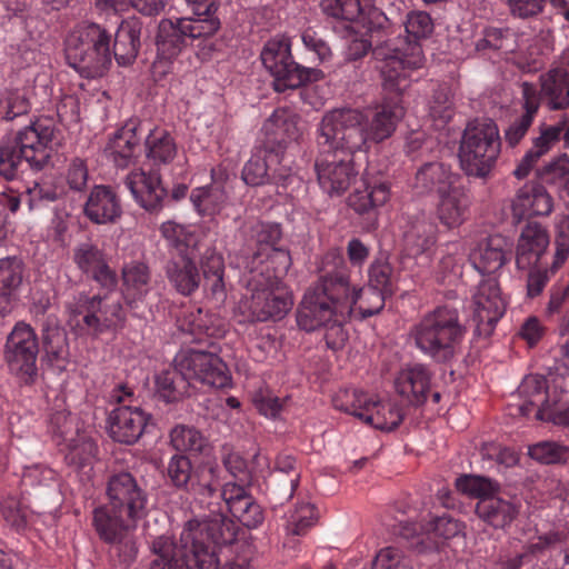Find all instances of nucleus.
Here are the masks:
<instances>
[{
	"label": "nucleus",
	"instance_id": "nucleus-13",
	"mask_svg": "<svg viewBox=\"0 0 569 569\" xmlns=\"http://www.w3.org/2000/svg\"><path fill=\"white\" fill-rule=\"evenodd\" d=\"M38 337L26 322H17L8 335L3 359L9 371L24 383H32L37 377Z\"/></svg>",
	"mask_w": 569,
	"mask_h": 569
},
{
	"label": "nucleus",
	"instance_id": "nucleus-27",
	"mask_svg": "<svg viewBox=\"0 0 569 569\" xmlns=\"http://www.w3.org/2000/svg\"><path fill=\"white\" fill-rule=\"evenodd\" d=\"M150 416L139 407L119 406L109 417V431L114 441L126 445L137 442L142 436Z\"/></svg>",
	"mask_w": 569,
	"mask_h": 569
},
{
	"label": "nucleus",
	"instance_id": "nucleus-29",
	"mask_svg": "<svg viewBox=\"0 0 569 569\" xmlns=\"http://www.w3.org/2000/svg\"><path fill=\"white\" fill-rule=\"evenodd\" d=\"M520 502L517 497H505L493 492L476 503V515L495 529H505L517 518Z\"/></svg>",
	"mask_w": 569,
	"mask_h": 569
},
{
	"label": "nucleus",
	"instance_id": "nucleus-11",
	"mask_svg": "<svg viewBox=\"0 0 569 569\" xmlns=\"http://www.w3.org/2000/svg\"><path fill=\"white\" fill-rule=\"evenodd\" d=\"M261 61L264 68L274 78V89L284 91L296 89L308 82L323 79L325 73L317 68H307L293 60L291 43L288 38L276 37L270 39L261 51Z\"/></svg>",
	"mask_w": 569,
	"mask_h": 569
},
{
	"label": "nucleus",
	"instance_id": "nucleus-40",
	"mask_svg": "<svg viewBox=\"0 0 569 569\" xmlns=\"http://www.w3.org/2000/svg\"><path fill=\"white\" fill-rule=\"evenodd\" d=\"M547 380L545 377L539 375H529L523 378L520 386L517 389V396L519 397L518 403L510 405L512 415L527 417L532 411L533 407L548 408V400L546 396Z\"/></svg>",
	"mask_w": 569,
	"mask_h": 569
},
{
	"label": "nucleus",
	"instance_id": "nucleus-8",
	"mask_svg": "<svg viewBox=\"0 0 569 569\" xmlns=\"http://www.w3.org/2000/svg\"><path fill=\"white\" fill-rule=\"evenodd\" d=\"M501 151L497 123L491 119H477L466 127L460 147L461 170L469 177L487 178Z\"/></svg>",
	"mask_w": 569,
	"mask_h": 569
},
{
	"label": "nucleus",
	"instance_id": "nucleus-17",
	"mask_svg": "<svg viewBox=\"0 0 569 569\" xmlns=\"http://www.w3.org/2000/svg\"><path fill=\"white\" fill-rule=\"evenodd\" d=\"M320 149V157L315 163L319 186L330 197L341 196L357 176L351 159L353 153Z\"/></svg>",
	"mask_w": 569,
	"mask_h": 569
},
{
	"label": "nucleus",
	"instance_id": "nucleus-58",
	"mask_svg": "<svg viewBox=\"0 0 569 569\" xmlns=\"http://www.w3.org/2000/svg\"><path fill=\"white\" fill-rule=\"evenodd\" d=\"M154 559L149 569H179L176 545L170 537L160 536L151 542Z\"/></svg>",
	"mask_w": 569,
	"mask_h": 569
},
{
	"label": "nucleus",
	"instance_id": "nucleus-50",
	"mask_svg": "<svg viewBox=\"0 0 569 569\" xmlns=\"http://www.w3.org/2000/svg\"><path fill=\"white\" fill-rule=\"evenodd\" d=\"M42 343L48 361L57 368H63L69 357L66 331L59 327L47 328L42 335Z\"/></svg>",
	"mask_w": 569,
	"mask_h": 569
},
{
	"label": "nucleus",
	"instance_id": "nucleus-3",
	"mask_svg": "<svg viewBox=\"0 0 569 569\" xmlns=\"http://www.w3.org/2000/svg\"><path fill=\"white\" fill-rule=\"evenodd\" d=\"M405 29L413 42L408 40L406 47L400 49L393 40L388 39L373 49V56L380 62L382 84L390 92H405L410 87L411 72L423 66L425 56L417 41L432 33L433 22L427 12L416 11L408 14Z\"/></svg>",
	"mask_w": 569,
	"mask_h": 569
},
{
	"label": "nucleus",
	"instance_id": "nucleus-63",
	"mask_svg": "<svg viewBox=\"0 0 569 569\" xmlns=\"http://www.w3.org/2000/svg\"><path fill=\"white\" fill-rule=\"evenodd\" d=\"M387 295L392 293L393 270L386 260H376L369 268V286Z\"/></svg>",
	"mask_w": 569,
	"mask_h": 569
},
{
	"label": "nucleus",
	"instance_id": "nucleus-18",
	"mask_svg": "<svg viewBox=\"0 0 569 569\" xmlns=\"http://www.w3.org/2000/svg\"><path fill=\"white\" fill-rule=\"evenodd\" d=\"M262 130L266 136L262 147L267 152L273 153L277 162L281 163L287 148L300 136L297 114L286 108L277 109L266 120Z\"/></svg>",
	"mask_w": 569,
	"mask_h": 569
},
{
	"label": "nucleus",
	"instance_id": "nucleus-43",
	"mask_svg": "<svg viewBox=\"0 0 569 569\" xmlns=\"http://www.w3.org/2000/svg\"><path fill=\"white\" fill-rule=\"evenodd\" d=\"M389 198L390 189L386 182H365L363 189H356L349 196L348 204L360 216H372Z\"/></svg>",
	"mask_w": 569,
	"mask_h": 569
},
{
	"label": "nucleus",
	"instance_id": "nucleus-35",
	"mask_svg": "<svg viewBox=\"0 0 569 569\" xmlns=\"http://www.w3.org/2000/svg\"><path fill=\"white\" fill-rule=\"evenodd\" d=\"M541 98L550 111L569 107V71L563 67L551 68L539 77Z\"/></svg>",
	"mask_w": 569,
	"mask_h": 569
},
{
	"label": "nucleus",
	"instance_id": "nucleus-41",
	"mask_svg": "<svg viewBox=\"0 0 569 569\" xmlns=\"http://www.w3.org/2000/svg\"><path fill=\"white\" fill-rule=\"evenodd\" d=\"M141 22L137 19L120 23L114 36L113 56L119 66H130L140 49Z\"/></svg>",
	"mask_w": 569,
	"mask_h": 569
},
{
	"label": "nucleus",
	"instance_id": "nucleus-7",
	"mask_svg": "<svg viewBox=\"0 0 569 569\" xmlns=\"http://www.w3.org/2000/svg\"><path fill=\"white\" fill-rule=\"evenodd\" d=\"M248 288L251 296L239 303V310L248 321L281 320L293 306L292 292L278 276L269 272V266L251 276Z\"/></svg>",
	"mask_w": 569,
	"mask_h": 569
},
{
	"label": "nucleus",
	"instance_id": "nucleus-51",
	"mask_svg": "<svg viewBox=\"0 0 569 569\" xmlns=\"http://www.w3.org/2000/svg\"><path fill=\"white\" fill-rule=\"evenodd\" d=\"M218 487L219 482L213 479L214 496H207L206 501H220L223 512L228 511L233 515L252 497L242 485L232 481L226 482L220 492H218Z\"/></svg>",
	"mask_w": 569,
	"mask_h": 569
},
{
	"label": "nucleus",
	"instance_id": "nucleus-56",
	"mask_svg": "<svg viewBox=\"0 0 569 569\" xmlns=\"http://www.w3.org/2000/svg\"><path fill=\"white\" fill-rule=\"evenodd\" d=\"M369 0H322V11L335 19L356 21L363 12Z\"/></svg>",
	"mask_w": 569,
	"mask_h": 569
},
{
	"label": "nucleus",
	"instance_id": "nucleus-38",
	"mask_svg": "<svg viewBox=\"0 0 569 569\" xmlns=\"http://www.w3.org/2000/svg\"><path fill=\"white\" fill-rule=\"evenodd\" d=\"M437 226L423 216L408 221L403 231V248L408 256L418 257L427 253L436 243Z\"/></svg>",
	"mask_w": 569,
	"mask_h": 569
},
{
	"label": "nucleus",
	"instance_id": "nucleus-24",
	"mask_svg": "<svg viewBox=\"0 0 569 569\" xmlns=\"http://www.w3.org/2000/svg\"><path fill=\"white\" fill-rule=\"evenodd\" d=\"M73 261L82 273L92 278L101 288L113 290L117 287V273L109 267L103 251L97 244L86 241L76 246Z\"/></svg>",
	"mask_w": 569,
	"mask_h": 569
},
{
	"label": "nucleus",
	"instance_id": "nucleus-42",
	"mask_svg": "<svg viewBox=\"0 0 569 569\" xmlns=\"http://www.w3.org/2000/svg\"><path fill=\"white\" fill-rule=\"evenodd\" d=\"M179 547L176 546L179 567L184 565L186 569H218V557L212 547L203 540L180 541Z\"/></svg>",
	"mask_w": 569,
	"mask_h": 569
},
{
	"label": "nucleus",
	"instance_id": "nucleus-64",
	"mask_svg": "<svg viewBox=\"0 0 569 569\" xmlns=\"http://www.w3.org/2000/svg\"><path fill=\"white\" fill-rule=\"evenodd\" d=\"M64 179L70 190L74 192L84 191L89 181L87 161L79 157L72 158L67 166Z\"/></svg>",
	"mask_w": 569,
	"mask_h": 569
},
{
	"label": "nucleus",
	"instance_id": "nucleus-22",
	"mask_svg": "<svg viewBox=\"0 0 569 569\" xmlns=\"http://www.w3.org/2000/svg\"><path fill=\"white\" fill-rule=\"evenodd\" d=\"M274 154L266 151L262 146L247 161L242 169L243 181L253 187L273 183L286 188L291 181V174L286 166H280Z\"/></svg>",
	"mask_w": 569,
	"mask_h": 569
},
{
	"label": "nucleus",
	"instance_id": "nucleus-2",
	"mask_svg": "<svg viewBox=\"0 0 569 569\" xmlns=\"http://www.w3.org/2000/svg\"><path fill=\"white\" fill-rule=\"evenodd\" d=\"M339 267L319 277L305 293L298 310L297 323L305 331H315L332 322H347L352 315L349 273L342 258Z\"/></svg>",
	"mask_w": 569,
	"mask_h": 569
},
{
	"label": "nucleus",
	"instance_id": "nucleus-60",
	"mask_svg": "<svg viewBox=\"0 0 569 569\" xmlns=\"http://www.w3.org/2000/svg\"><path fill=\"white\" fill-rule=\"evenodd\" d=\"M187 8L192 12L193 17H187L190 19L191 24H203L204 22H216L212 30L214 34L220 28V20L216 16L220 0H183Z\"/></svg>",
	"mask_w": 569,
	"mask_h": 569
},
{
	"label": "nucleus",
	"instance_id": "nucleus-45",
	"mask_svg": "<svg viewBox=\"0 0 569 569\" xmlns=\"http://www.w3.org/2000/svg\"><path fill=\"white\" fill-rule=\"evenodd\" d=\"M362 415V421L376 429L385 431L396 429L403 420V412L401 408L390 401L380 402L370 399V402L367 405Z\"/></svg>",
	"mask_w": 569,
	"mask_h": 569
},
{
	"label": "nucleus",
	"instance_id": "nucleus-19",
	"mask_svg": "<svg viewBox=\"0 0 569 569\" xmlns=\"http://www.w3.org/2000/svg\"><path fill=\"white\" fill-rule=\"evenodd\" d=\"M477 332L489 337L506 311L498 281L493 278L481 281L473 296Z\"/></svg>",
	"mask_w": 569,
	"mask_h": 569
},
{
	"label": "nucleus",
	"instance_id": "nucleus-47",
	"mask_svg": "<svg viewBox=\"0 0 569 569\" xmlns=\"http://www.w3.org/2000/svg\"><path fill=\"white\" fill-rule=\"evenodd\" d=\"M169 437L171 447L179 452L198 455L209 450L208 439L194 427L178 425Z\"/></svg>",
	"mask_w": 569,
	"mask_h": 569
},
{
	"label": "nucleus",
	"instance_id": "nucleus-48",
	"mask_svg": "<svg viewBox=\"0 0 569 569\" xmlns=\"http://www.w3.org/2000/svg\"><path fill=\"white\" fill-rule=\"evenodd\" d=\"M190 200L196 210L202 214H216L224 207L228 193L223 187L212 183L208 187L196 188L191 191Z\"/></svg>",
	"mask_w": 569,
	"mask_h": 569
},
{
	"label": "nucleus",
	"instance_id": "nucleus-25",
	"mask_svg": "<svg viewBox=\"0 0 569 569\" xmlns=\"http://www.w3.org/2000/svg\"><path fill=\"white\" fill-rule=\"evenodd\" d=\"M461 180V176L450 164L430 161L421 164L415 174L413 191L419 196L436 194L439 197Z\"/></svg>",
	"mask_w": 569,
	"mask_h": 569
},
{
	"label": "nucleus",
	"instance_id": "nucleus-12",
	"mask_svg": "<svg viewBox=\"0 0 569 569\" xmlns=\"http://www.w3.org/2000/svg\"><path fill=\"white\" fill-rule=\"evenodd\" d=\"M138 522L107 503L92 512V526L97 535L110 546L111 556L123 565H130L137 558L138 547L132 531Z\"/></svg>",
	"mask_w": 569,
	"mask_h": 569
},
{
	"label": "nucleus",
	"instance_id": "nucleus-36",
	"mask_svg": "<svg viewBox=\"0 0 569 569\" xmlns=\"http://www.w3.org/2000/svg\"><path fill=\"white\" fill-rule=\"evenodd\" d=\"M430 373L423 365L407 367L395 379V389L411 405H421L427 400Z\"/></svg>",
	"mask_w": 569,
	"mask_h": 569
},
{
	"label": "nucleus",
	"instance_id": "nucleus-32",
	"mask_svg": "<svg viewBox=\"0 0 569 569\" xmlns=\"http://www.w3.org/2000/svg\"><path fill=\"white\" fill-rule=\"evenodd\" d=\"M470 204L469 190L460 181L438 197L437 217L443 226L457 228L467 219Z\"/></svg>",
	"mask_w": 569,
	"mask_h": 569
},
{
	"label": "nucleus",
	"instance_id": "nucleus-21",
	"mask_svg": "<svg viewBox=\"0 0 569 569\" xmlns=\"http://www.w3.org/2000/svg\"><path fill=\"white\" fill-rule=\"evenodd\" d=\"M549 244L550 237L546 227L538 222L526 223L516 244L517 269H531L548 263Z\"/></svg>",
	"mask_w": 569,
	"mask_h": 569
},
{
	"label": "nucleus",
	"instance_id": "nucleus-53",
	"mask_svg": "<svg viewBox=\"0 0 569 569\" xmlns=\"http://www.w3.org/2000/svg\"><path fill=\"white\" fill-rule=\"evenodd\" d=\"M250 237L257 244V251L253 253L252 263L257 260L263 262L262 253L277 247L281 240L282 231L278 223L256 221L250 227Z\"/></svg>",
	"mask_w": 569,
	"mask_h": 569
},
{
	"label": "nucleus",
	"instance_id": "nucleus-26",
	"mask_svg": "<svg viewBox=\"0 0 569 569\" xmlns=\"http://www.w3.org/2000/svg\"><path fill=\"white\" fill-rule=\"evenodd\" d=\"M124 183L137 203L147 211H159L163 207L167 191L159 173L134 170L127 176Z\"/></svg>",
	"mask_w": 569,
	"mask_h": 569
},
{
	"label": "nucleus",
	"instance_id": "nucleus-39",
	"mask_svg": "<svg viewBox=\"0 0 569 569\" xmlns=\"http://www.w3.org/2000/svg\"><path fill=\"white\" fill-rule=\"evenodd\" d=\"M510 243L501 234H492L480 242L473 252V264L481 273H493L507 262Z\"/></svg>",
	"mask_w": 569,
	"mask_h": 569
},
{
	"label": "nucleus",
	"instance_id": "nucleus-10",
	"mask_svg": "<svg viewBox=\"0 0 569 569\" xmlns=\"http://www.w3.org/2000/svg\"><path fill=\"white\" fill-rule=\"evenodd\" d=\"M214 22L191 24L188 18L162 19L157 34V58L152 63L156 80L164 78L172 71L173 61L186 47V39L211 37Z\"/></svg>",
	"mask_w": 569,
	"mask_h": 569
},
{
	"label": "nucleus",
	"instance_id": "nucleus-16",
	"mask_svg": "<svg viewBox=\"0 0 569 569\" xmlns=\"http://www.w3.org/2000/svg\"><path fill=\"white\" fill-rule=\"evenodd\" d=\"M206 506L209 513L201 521L191 520L183 528L180 541L203 540L214 546L232 543L237 538V523L226 516L220 501L200 502Z\"/></svg>",
	"mask_w": 569,
	"mask_h": 569
},
{
	"label": "nucleus",
	"instance_id": "nucleus-54",
	"mask_svg": "<svg viewBox=\"0 0 569 569\" xmlns=\"http://www.w3.org/2000/svg\"><path fill=\"white\" fill-rule=\"evenodd\" d=\"M59 433L68 445V452L66 459L69 465L82 468L89 465L96 456V443L84 435H78V438H68V432L64 429L59 430Z\"/></svg>",
	"mask_w": 569,
	"mask_h": 569
},
{
	"label": "nucleus",
	"instance_id": "nucleus-62",
	"mask_svg": "<svg viewBox=\"0 0 569 569\" xmlns=\"http://www.w3.org/2000/svg\"><path fill=\"white\" fill-rule=\"evenodd\" d=\"M541 181L548 184L569 186V157L566 153L552 159L538 170Z\"/></svg>",
	"mask_w": 569,
	"mask_h": 569
},
{
	"label": "nucleus",
	"instance_id": "nucleus-52",
	"mask_svg": "<svg viewBox=\"0 0 569 569\" xmlns=\"http://www.w3.org/2000/svg\"><path fill=\"white\" fill-rule=\"evenodd\" d=\"M283 477H287L283 487V499L289 500L299 486L300 471L297 468L296 458L286 453H281L276 458L274 468L270 476V483H279Z\"/></svg>",
	"mask_w": 569,
	"mask_h": 569
},
{
	"label": "nucleus",
	"instance_id": "nucleus-30",
	"mask_svg": "<svg viewBox=\"0 0 569 569\" xmlns=\"http://www.w3.org/2000/svg\"><path fill=\"white\" fill-rule=\"evenodd\" d=\"M83 212L91 222L106 224L116 222L122 214V208L114 190L99 184L91 189Z\"/></svg>",
	"mask_w": 569,
	"mask_h": 569
},
{
	"label": "nucleus",
	"instance_id": "nucleus-5",
	"mask_svg": "<svg viewBox=\"0 0 569 569\" xmlns=\"http://www.w3.org/2000/svg\"><path fill=\"white\" fill-rule=\"evenodd\" d=\"M466 333L459 312L448 306L425 313L408 333V339L426 357L439 363L451 361Z\"/></svg>",
	"mask_w": 569,
	"mask_h": 569
},
{
	"label": "nucleus",
	"instance_id": "nucleus-57",
	"mask_svg": "<svg viewBox=\"0 0 569 569\" xmlns=\"http://www.w3.org/2000/svg\"><path fill=\"white\" fill-rule=\"evenodd\" d=\"M162 237L179 254H189L188 249L196 243V236L189 227L167 221L160 228Z\"/></svg>",
	"mask_w": 569,
	"mask_h": 569
},
{
	"label": "nucleus",
	"instance_id": "nucleus-49",
	"mask_svg": "<svg viewBox=\"0 0 569 569\" xmlns=\"http://www.w3.org/2000/svg\"><path fill=\"white\" fill-rule=\"evenodd\" d=\"M349 292L352 296V312L357 310L361 319L379 313L383 307L387 293L375 288H357L349 282Z\"/></svg>",
	"mask_w": 569,
	"mask_h": 569
},
{
	"label": "nucleus",
	"instance_id": "nucleus-28",
	"mask_svg": "<svg viewBox=\"0 0 569 569\" xmlns=\"http://www.w3.org/2000/svg\"><path fill=\"white\" fill-rule=\"evenodd\" d=\"M141 136L142 126L139 122H127L109 140L104 149L107 157L118 168L129 167L140 153Z\"/></svg>",
	"mask_w": 569,
	"mask_h": 569
},
{
	"label": "nucleus",
	"instance_id": "nucleus-15",
	"mask_svg": "<svg viewBox=\"0 0 569 569\" xmlns=\"http://www.w3.org/2000/svg\"><path fill=\"white\" fill-rule=\"evenodd\" d=\"M174 368L189 385L199 382L212 388L229 386L231 377L227 365L212 352L184 350L174 358Z\"/></svg>",
	"mask_w": 569,
	"mask_h": 569
},
{
	"label": "nucleus",
	"instance_id": "nucleus-9",
	"mask_svg": "<svg viewBox=\"0 0 569 569\" xmlns=\"http://www.w3.org/2000/svg\"><path fill=\"white\" fill-rule=\"evenodd\" d=\"M68 325L79 335L98 338L100 335L122 328L126 321L122 305L108 297L79 293L66 305Z\"/></svg>",
	"mask_w": 569,
	"mask_h": 569
},
{
	"label": "nucleus",
	"instance_id": "nucleus-46",
	"mask_svg": "<svg viewBox=\"0 0 569 569\" xmlns=\"http://www.w3.org/2000/svg\"><path fill=\"white\" fill-rule=\"evenodd\" d=\"M146 157L154 166L168 164L177 156V144L169 132L161 129L150 130L146 138Z\"/></svg>",
	"mask_w": 569,
	"mask_h": 569
},
{
	"label": "nucleus",
	"instance_id": "nucleus-20",
	"mask_svg": "<svg viewBox=\"0 0 569 569\" xmlns=\"http://www.w3.org/2000/svg\"><path fill=\"white\" fill-rule=\"evenodd\" d=\"M168 477L174 487L192 493L199 502H204L207 496H214L213 468L193 470L186 456L176 455L170 459Z\"/></svg>",
	"mask_w": 569,
	"mask_h": 569
},
{
	"label": "nucleus",
	"instance_id": "nucleus-1",
	"mask_svg": "<svg viewBox=\"0 0 569 569\" xmlns=\"http://www.w3.org/2000/svg\"><path fill=\"white\" fill-rule=\"evenodd\" d=\"M382 88H385L382 86ZM368 113L358 109L340 108L326 112L319 123L318 144L325 150H342L348 153L366 151L369 142L379 143L390 138L405 116L400 96L390 92Z\"/></svg>",
	"mask_w": 569,
	"mask_h": 569
},
{
	"label": "nucleus",
	"instance_id": "nucleus-61",
	"mask_svg": "<svg viewBox=\"0 0 569 569\" xmlns=\"http://www.w3.org/2000/svg\"><path fill=\"white\" fill-rule=\"evenodd\" d=\"M456 487L460 492L478 498V500L491 496L498 490L496 482L488 478L472 475L457 478Z\"/></svg>",
	"mask_w": 569,
	"mask_h": 569
},
{
	"label": "nucleus",
	"instance_id": "nucleus-37",
	"mask_svg": "<svg viewBox=\"0 0 569 569\" xmlns=\"http://www.w3.org/2000/svg\"><path fill=\"white\" fill-rule=\"evenodd\" d=\"M164 270L170 284L182 296L192 295L200 286L198 267L189 254L171 258Z\"/></svg>",
	"mask_w": 569,
	"mask_h": 569
},
{
	"label": "nucleus",
	"instance_id": "nucleus-4",
	"mask_svg": "<svg viewBox=\"0 0 569 569\" xmlns=\"http://www.w3.org/2000/svg\"><path fill=\"white\" fill-rule=\"evenodd\" d=\"M62 141V131L53 119H37L0 147V174L7 180H13L23 161L31 169H43L49 163L52 151Z\"/></svg>",
	"mask_w": 569,
	"mask_h": 569
},
{
	"label": "nucleus",
	"instance_id": "nucleus-31",
	"mask_svg": "<svg viewBox=\"0 0 569 569\" xmlns=\"http://www.w3.org/2000/svg\"><path fill=\"white\" fill-rule=\"evenodd\" d=\"M26 273V264L17 256L0 259V316L11 312Z\"/></svg>",
	"mask_w": 569,
	"mask_h": 569
},
{
	"label": "nucleus",
	"instance_id": "nucleus-44",
	"mask_svg": "<svg viewBox=\"0 0 569 569\" xmlns=\"http://www.w3.org/2000/svg\"><path fill=\"white\" fill-rule=\"evenodd\" d=\"M150 280V268L144 262L131 261L122 268V291L128 303L141 300L149 292Z\"/></svg>",
	"mask_w": 569,
	"mask_h": 569
},
{
	"label": "nucleus",
	"instance_id": "nucleus-55",
	"mask_svg": "<svg viewBox=\"0 0 569 569\" xmlns=\"http://www.w3.org/2000/svg\"><path fill=\"white\" fill-rule=\"evenodd\" d=\"M370 399L367 393L360 390L346 388L335 393L332 403L336 409L362 420V412H365Z\"/></svg>",
	"mask_w": 569,
	"mask_h": 569
},
{
	"label": "nucleus",
	"instance_id": "nucleus-14",
	"mask_svg": "<svg viewBox=\"0 0 569 569\" xmlns=\"http://www.w3.org/2000/svg\"><path fill=\"white\" fill-rule=\"evenodd\" d=\"M106 496L107 505L123 512L132 521H140L148 513L149 495L146 486L129 471L109 476Z\"/></svg>",
	"mask_w": 569,
	"mask_h": 569
},
{
	"label": "nucleus",
	"instance_id": "nucleus-6",
	"mask_svg": "<svg viewBox=\"0 0 569 569\" xmlns=\"http://www.w3.org/2000/svg\"><path fill=\"white\" fill-rule=\"evenodd\" d=\"M66 58L81 77L100 78L111 66L110 34L97 23L77 26L66 39Z\"/></svg>",
	"mask_w": 569,
	"mask_h": 569
},
{
	"label": "nucleus",
	"instance_id": "nucleus-23",
	"mask_svg": "<svg viewBox=\"0 0 569 569\" xmlns=\"http://www.w3.org/2000/svg\"><path fill=\"white\" fill-rule=\"evenodd\" d=\"M555 252L551 263H542L531 269H523L528 271L527 277V295L530 298L539 296L550 277L559 270L569 257V221H562L557 226L555 236Z\"/></svg>",
	"mask_w": 569,
	"mask_h": 569
},
{
	"label": "nucleus",
	"instance_id": "nucleus-59",
	"mask_svg": "<svg viewBox=\"0 0 569 569\" xmlns=\"http://www.w3.org/2000/svg\"><path fill=\"white\" fill-rule=\"evenodd\" d=\"M159 397L166 402L178 401L188 389L189 382L176 369L174 373L163 372L156 380Z\"/></svg>",
	"mask_w": 569,
	"mask_h": 569
},
{
	"label": "nucleus",
	"instance_id": "nucleus-34",
	"mask_svg": "<svg viewBox=\"0 0 569 569\" xmlns=\"http://www.w3.org/2000/svg\"><path fill=\"white\" fill-rule=\"evenodd\" d=\"M567 120L563 119L555 126H540L539 136L532 139L531 148L525 153L520 162L513 170V174L518 179L528 177L532 168L547 154L551 148L559 141L561 133L565 131Z\"/></svg>",
	"mask_w": 569,
	"mask_h": 569
},
{
	"label": "nucleus",
	"instance_id": "nucleus-33",
	"mask_svg": "<svg viewBox=\"0 0 569 569\" xmlns=\"http://www.w3.org/2000/svg\"><path fill=\"white\" fill-rule=\"evenodd\" d=\"M512 217L520 222L526 217L548 216L553 209L552 197L536 183L520 188L512 201Z\"/></svg>",
	"mask_w": 569,
	"mask_h": 569
}]
</instances>
